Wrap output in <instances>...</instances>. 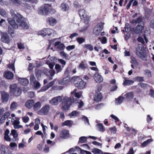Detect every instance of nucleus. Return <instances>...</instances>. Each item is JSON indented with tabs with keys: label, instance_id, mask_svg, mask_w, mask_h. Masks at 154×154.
<instances>
[{
	"label": "nucleus",
	"instance_id": "nucleus-1",
	"mask_svg": "<svg viewBox=\"0 0 154 154\" xmlns=\"http://www.w3.org/2000/svg\"><path fill=\"white\" fill-rule=\"evenodd\" d=\"M10 13L12 18H8V21L13 28L17 29L18 26H20L24 29H27L29 26L25 22V19L23 16L19 13H15L12 9L10 10Z\"/></svg>",
	"mask_w": 154,
	"mask_h": 154
},
{
	"label": "nucleus",
	"instance_id": "nucleus-2",
	"mask_svg": "<svg viewBox=\"0 0 154 154\" xmlns=\"http://www.w3.org/2000/svg\"><path fill=\"white\" fill-rule=\"evenodd\" d=\"M76 90L75 89L71 93V94L75 96V98H72V100L71 97H69L67 96H65L63 98L62 100V103L64 104V105L62 107L63 109L66 110L68 109L72 104L73 98L79 99L82 96V92L80 91L76 92Z\"/></svg>",
	"mask_w": 154,
	"mask_h": 154
},
{
	"label": "nucleus",
	"instance_id": "nucleus-3",
	"mask_svg": "<svg viewBox=\"0 0 154 154\" xmlns=\"http://www.w3.org/2000/svg\"><path fill=\"white\" fill-rule=\"evenodd\" d=\"M79 14L81 19L84 22L82 24L83 27L79 29V31L80 32H83L86 30L88 27L90 17L85 14V11L84 9L79 10Z\"/></svg>",
	"mask_w": 154,
	"mask_h": 154
},
{
	"label": "nucleus",
	"instance_id": "nucleus-4",
	"mask_svg": "<svg viewBox=\"0 0 154 154\" xmlns=\"http://www.w3.org/2000/svg\"><path fill=\"white\" fill-rule=\"evenodd\" d=\"M135 53L136 55L141 59L143 60H146L145 48L143 45L139 44L137 45Z\"/></svg>",
	"mask_w": 154,
	"mask_h": 154
},
{
	"label": "nucleus",
	"instance_id": "nucleus-5",
	"mask_svg": "<svg viewBox=\"0 0 154 154\" xmlns=\"http://www.w3.org/2000/svg\"><path fill=\"white\" fill-rule=\"evenodd\" d=\"M72 79L74 80V83L76 87L80 89H83L85 87L86 82L83 81L79 77H73Z\"/></svg>",
	"mask_w": 154,
	"mask_h": 154
},
{
	"label": "nucleus",
	"instance_id": "nucleus-6",
	"mask_svg": "<svg viewBox=\"0 0 154 154\" xmlns=\"http://www.w3.org/2000/svg\"><path fill=\"white\" fill-rule=\"evenodd\" d=\"M51 9V5H45L39 8L38 13L42 15H45L48 13L49 11Z\"/></svg>",
	"mask_w": 154,
	"mask_h": 154
},
{
	"label": "nucleus",
	"instance_id": "nucleus-7",
	"mask_svg": "<svg viewBox=\"0 0 154 154\" xmlns=\"http://www.w3.org/2000/svg\"><path fill=\"white\" fill-rule=\"evenodd\" d=\"M50 109V106L46 104L38 112V114L41 115H46L48 114Z\"/></svg>",
	"mask_w": 154,
	"mask_h": 154
},
{
	"label": "nucleus",
	"instance_id": "nucleus-8",
	"mask_svg": "<svg viewBox=\"0 0 154 154\" xmlns=\"http://www.w3.org/2000/svg\"><path fill=\"white\" fill-rule=\"evenodd\" d=\"M104 23H101L97 25L94 27L93 33L96 36H98L103 28Z\"/></svg>",
	"mask_w": 154,
	"mask_h": 154
},
{
	"label": "nucleus",
	"instance_id": "nucleus-9",
	"mask_svg": "<svg viewBox=\"0 0 154 154\" xmlns=\"http://www.w3.org/2000/svg\"><path fill=\"white\" fill-rule=\"evenodd\" d=\"M11 91L16 96L19 95L21 93L20 89L17 87V85L16 84H13L10 86Z\"/></svg>",
	"mask_w": 154,
	"mask_h": 154
},
{
	"label": "nucleus",
	"instance_id": "nucleus-10",
	"mask_svg": "<svg viewBox=\"0 0 154 154\" xmlns=\"http://www.w3.org/2000/svg\"><path fill=\"white\" fill-rule=\"evenodd\" d=\"M62 100V97L61 96H58L53 98L49 101L50 103L53 105H57Z\"/></svg>",
	"mask_w": 154,
	"mask_h": 154
},
{
	"label": "nucleus",
	"instance_id": "nucleus-11",
	"mask_svg": "<svg viewBox=\"0 0 154 154\" xmlns=\"http://www.w3.org/2000/svg\"><path fill=\"white\" fill-rule=\"evenodd\" d=\"M1 99L3 102H7L8 100L9 97V94L4 91H2L1 93Z\"/></svg>",
	"mask_w": 154,
	"mask_h": 154
},
{
	"label": "nucleus",
	"instance_id": "nucleus-12",
	"mask_svg": "<svg viewBox=\"0 0 154 154\" xmlns=\"http://www.w3.org/2000/svg\"><path fill=\"white\" fill-rule=\"evenodd\" d=\"M6 146L4 145H1L0 147V154H12L11 151L8 150Z\"/></svg>",
	"mask_w": 154,
	"mask_h": 154
},
{
	"label": "nucleus",
	"instance_id": "nucleus-13",
	"mask_svg": "<svg viewBox=\"0 0 154 154\" xmlns=\"http://www.w3.org/2000/svg\"><path fill=\"white\" fill-rule=\"evenodd\" d=\"M2 41L5 43H8L10 42V39L8 34L6 32H1Z\"/></svg>",
	"mask_w": 154,
	"mask_h": 154
},
{
	"label": "nucleus",
	"instance_id": "nucleus-14",
	"mask_svg": "<svg viewBox=\"0 0 154 154\" xmlns=\"http://www.w3.org/2000/svg\"><path fill=\"white\" fill-rule=\"evenodd\" d=\"M94 78L96 82L101 83L103 80L102 77L97 72L95 73Z\"/></svg>",
	"mask_w": 154,
	"mask_h": 154
},
{
	"label": "nucleus",
	"instance_id": "nucleus-15",
	"mask_svg": "<svg viewBox=\"0 0 154 154\" xmlns=\"http://www.w3.org/2000/svg\"><path fill=\"white\" fill-rule=\"evenodd\" d=\"M60 136L62 138H67L69 137V132L66 130H63L60 133Z\"/></svg>",
	"mask_w": 154,
	"mask_h": 154
},
{
	"label": "nucleus",
	"instance_id": "nucleus-16",
	"mask_svg": "<svg viewBox=\"0 0 154 154\" xmlns=\"http://www.w3.org/2000/svg\"><path fill=\"white\" fill-rule=\"evenodd\" d=\"M137 40L138 42L143 44L146 43L148 42V40L145 35H144L143 36H140L138 37Z\"/></svg>",
	"mask_w": 154,
	"mask_h": 154
},
{
	"label": "nucleus",
	"instance_id": "nucleus-17",
	"mask_svg": "<svg viewBox=\"0 0 154 154\" xmlns=\"http://www.w3.org/2000/svg\"><path fill=\"white\" fill-rule=\"evenodd\" d=\"M132 22L133 24L138 23V25H143L144 26L143 19L141 17H140L136 19L133 20Z\"/></svg>",
	"mask_w": 154,
	"mask_h": 154
},
{
	"label": "nucleus",
	"instance_id": "nucleus-18",
	"mask_svg": "<svg viewBox=\"0 0 154 154\" xmlns=\"http://www.w3.org/2000/svg\"><path fill=\"white\" fill-rule=\"evenodd\" d=\"M60 8L61 10L63 11L67 12L69 9L68 5L64 2L62 3L61 4Z\"/></svg>",
	"mask_w": 154,
	"mask_h": 154
},
{
	"label": "nucleus",
	"instance_id": "nucleus-19",
	"mask_svg": "<svg viewBox=\"0 0 154 154\" xmlns=\"http://www.w3.org/2000/svg\"><path fill=\"white\" fill-rule=\"evenodd\" d=\"M70 80V77L67 76L66 77L64 78L63 79L59 80L58 83L61 85H64L68 82Z\"/></svg>",
	"mask_w": 154,
	"mask_h": 154
},
{
	"label": "nucleus",
	"instance_id": "nucleus-20",
	"mask_svg": "<svg viewBox=\"0 0 154 154\" xmlns=\"http://www.w3.org/2000/svg\"><path fill=\"white\" fill-rule=\"evenodd\" d=\"M4 75L5 77L8 79H12L14 77L13 73L10 71H6L5 72Z\"/></svg>",
	"mask_w": 154,
	"mask_h": 154
},
{
	"label": "nucleus",
	"instance_id": "nucleus-21",
	"mask_svg": "<svg viewBox=\"0 0 154 154\" xmlns=\"http://www.w3.org/2000/svg\"><path fill=\"white\" fill-rule=\"evenodd\" d=\"M103 98L101 94L100 93H96L94 96V100L96 101H100Z\"/></svg>",
	"mask_w": 154,
	"mask_h": 154
},
{
	"label": "nucleus",
	"instance_id": "nucleus-22",
	"mask_svg": "<svg viewBox=\"0 0 154 154\" xmlns=\"http://www.w3.org/2000/svg\"><path fill=\"white\" fill-rule=\"evenodd\" d=\"M46 35L53 37L56 34L55 31L52 29L46 28Z\"/></svg>",
	"mask_w": 154,
	"mask_h": 154
},
{
	"label": "nucleus",
	"instance_id": "nucleus-23",
	"mask_svg": "<svg viewBox=\"0 0 154 154\" xmlns=\"http://www.w3.org/2000/svg\"><path fill=\"white\" fill-rule=\"evenodd\" d=\"M73 102L75 103H78V107L79 108L83 107L84 105L83 102L79 99L73 98Z\"/></svg>",
	"mask_w": 154,
	"mask_h": 154
},
{
	"label": "nucleus",
	"instance_id": "nucleus-24",
	"mask_svg": "<svg viewBox=\"0 0 154 154\" xmlns=\"http://www.w3.org/2000/svg\"><path fill=\"white\" fill-rule=\"evenodd\" d=\"M34 103V101L33 100H29L27 101L25 105L28 108L30 109L33 106Z\"/></svg>",
	"mask_w": 154,
	"mask_h": 154
},
{
	"label": "nucleus",
	"instance_id": "nucleus-25",
	"mask_svg": "<svg viewBox=\"0 0 154 154\" xmlns=\"http://www.w3.org/2000/svg\"><path fill=\"white\" fill-rule=\"evenodd\" d=\"M18 81L21 84L23 85H27L29 82L28 80L26 79L20 78L19 79Z\"/></svg>",
	"mask_w": 154,
	"mask_h": 154
},
{
	"label": "nucleus",
	"instance_id": "nucleus-26",
	"mask_svg": "<svg viewBox=\"0 0 154 154\" xmlns=\"http://www.w3.org/2000/svg\"><path fill=\"white\" fill-rule=\"evenodd\" d=\"M144 26L143 25H138L136 28L135 32L137 34H138L141 32L142 30L143 29Z\"/></svg>",
	"mask_w": 154,
	"mask_h": 154
},
{
	"label": "nucleus",
	"instance_id": "nucleus-27",
	"mask_svg": "<svg viewBox=\"0 0 154 154\" xmlns=\"http://www.w3.org/2000/svg\"><path fill=\"white\" fill-rule=\"evenodd\" d=\"M125 96L128 100H130L133 98L134 94L132 92H129L127 93Z\"/></svg>",
	"mask_w": 154,
	"mask_h": 154
},
{
	"label": "nucleus",
	"instance_id": "nucleus-28",
	"mask_svg": "<svg viewBox=\"0 0 154 154\" xmlns=\"http://www.w3.org/2000/svg\"><path fill=\"white\" fill-rule=\"evenodd\" d=\"M42 106V104L40 102H37L33 105V109L35 111L38 110Z\"/></svg>",
	"mask_w": 154,
	"mask_h": 154
},
{
	"label": "nucleus",
	"instance_id": "nucleus-29",
	"mask_svg": "<svg viewBox=\"0 0 154 154\" xmlns=\"http://www.w3.org/2000/svg\"><path fill=\"white\" fill-rule=\"evenodd\" d=\"M124 99V97L120 96L118 98L116 99L115 104L116 105H119L121 104Z\"/></svg>",
	"mask_w": 154,
	"mask_h": 154
},
{
	"label": "nucleus",
	"instance_id": "nucleus-30",
	"mask_svg": "<svg viewBox=\"0 0 154 154\" xmlns=\"http://www.w3.org/2000/svg\"><path fill=\"white\" fill-rule=\"evenodd\" d=\"M49 24L52 26H54L57 23V20L56 19L53 17L49 18L48 19Z\"/></svg>",
	"mask_w": 154,
	"mask_h": 154
},
{
	"label": "nucleus",
	"instance_id": "nucleus-31",
	"mask_svg": "<svg viewBox=\"0 0 154 154\" xmlns=\"http://www.w3.org/2000/svg\"><path fill=\"white\" fill-rule=\"evenodd\" d=\"M17 145L16 143L14 142H11L10 143L9 148L12 150H16L17 148Z\"/></svg>",
	"mask_w": 154,
	"mask_h": 154
},
{
	"label": "nucleus",
	"instance_id": "nucleus-32",
	"mask_svg": "<svg viewBox=\"0 0 154 154\" xmlns=\"http://www.w3.org/2000/svg\"><path fill=\"white\" fill-rule=\"evenodd\" d=\"M125 81H124L123 85H128L133 84L134 82L133 81L130 80H128L126 78H125Z\"/></svg>",
	"mask_w": 154,
	"mask_h": 154
},
{
	"label": "nucleus",
	"instance_id": "nucleus-33",
	"mask_svg": "<svg viewBox=\"0 0 154 154\" xmlns=\"http://www.w3.org/2000/svg\"><path fill=\"white\" fill-rule=\"evenodd\" d=\"M12 135L15 141L17 140V138L18 137V134L17 132V131L15 130H12L11 131L10 135Z\"/></svg>",
	"mask_w": 154,
	"mask_h": 154
},
{
	"label": "nucleus",
	"instance_id": "nucleus-34",
	"mask_svg": "<svg viewBox=\"0 0 154 154\" xmlns=\"http://www.w3.org/2000/svg\"><path fill=\"white\" fill-rule=\"evenodd\" d=\"M18 106V104L17 103L15 102H13L11 104L10 106V109L11 110L13 111L16 109Z\"/></svg>",
	"mask_w": 154,
	"mask_h": 154
},
{
	"label": "nucleus",
	"instance_id": "nucleus-35",
	"mask_svg": "<svg viewBox=\"0 0 154 154\" xmlns=\"http://www.w3.org/2000/svg\"><path fill=\"white\" fill-rule=\"evenodd\" d=\"M60 56L63 58L67 60L70 59V57L69 55L63 51H61L60 53Z\"/></svg>",
	"mask_w": 154,
	"mask_h": 154
},
{
	"label": "nucleus",
	"instance_id": "nucleus-36",
	"mask_svg": "<svg viewBox=\"0 0 154 154\" xmlns=\"http://www.w3.org/2000/svg\"><path fill=\"white\" fill-rule=\"evenodd\" d=\"M87 68V67L83 61L81 62L78 66V68L81 70H84Z\"/></svg>",
	"mask_w": 154,
	"mask_h": 154
},
{
	"label": "nucleus",
	"instance_id": "nucleus-37",
	"mask_svg": "<svg viewBox=\"0 0 154 154\" xmlns=\"http://www.w3.org/2000/svg\"><path fill=\"white\" fill-rule=\"evenodd\" d=\"M73 121L71 120H67L63 123H62V126H70L72 125L73 124Z\"/></svg>",
	"mask_w": 154,
	"mask_h": 154
},
{
	"label": "nucleus",
	"instance_id": "nucleus-38",
	"mask_svg": "<svg viewBox=\"0 0 154 154\" xmlns=\"http://www.w3.org/2000/svg\"><path fill=\"white\" fill-rule=\"evenodd\" d=\"M97 126L98 130L100 131L103 132L105 130V128L102 124L99 123L97 125Z\"/></svg>",
	"mask_w": 154,
	"mask_h": 154
},
{
	"label": "nucleus",
	"instance_id": "nucleus-39",
	"mask_svg": "<svg viewBox=\"0 0 154 154\" xmlns=\"http://www.w3.org/2000/svg\"><path fill=\"white\" fill-rule=\"evenodd\" d=\"M46 28L43 29L38 32V34L43 37H45L46 35Z\"/></svg>",
	"mask_w": 154,
	"mask_h": 154
},
{
	"label": "nucleus",
	"instance_id": "nucleus-40",
	"mask_svg": "<svg viewBox=\"0 0 154 154\" xmlns=\"http://www.w3.org/2000/svg\"><path fill=\"white\" fill-rule=\"evenodd\" d=\"M83 47L85 48H86L90 51H91L93 50V46L89 44H85L83 45Z\"/></svg>",
	"mask_w": 154,
	"mask_h": 154
},
{
	"label": "nucleus",
	"instance_id": "nucleus-41",
	"mask_svg": "<svg viewBox=\"0 0 154 154\" xmlns=\"http://www.w3.org/2000/svg\"><path fill=\"white\" fill-rule=\"evenodd\" d=\"M94 154H103L102 151L100 149L96 148H94L92 151Z\"/></svg>",
	"mask_w": 154,
	"mask_h": 154
},
{
	"label": "nucleus",
	"instance_id": "nucleus-42",
	"mask_svg": "<svg viewBox=\"0 0 154 154\" xmlns=\"http://www.w3.org/2000/svg\"><path fill=\"white\" fill-rule=\"evenodd\" d=\"M76 41L79 44H81L85 42V39L82 37H79L77 38Z\"/></svg>",
	"mask_w": 154,
	"mask_h": 154
},
{
	"label": "nucleus",
	"instance_id": "nucleus-43",
	"mask_svg": "<svg viewBox=\"0 0 154 154\" xmlns=\"http://www.w3.org/2000/svg\"><path fill=\"white\" fill-rule=\"evenodd\" d=\"M131 63L137 66H138L137 62L135 58L133 56L131 57Z\"/></svg>",
	"mask_w": 154,
	"mask_h": 154
},
{
	"label": "nucleus",
	"instance_id": "nucleus-44",
	"mask_svg": "<svg viewBox=\"0 0 154 154\" xmlns=\"http://www.w3.org/2000/svg\"><path fill=\"white\" fill-rule=\"evenodd\" d=\"M32 84L33 85L34 88V89H37L39 88L40 87L41 85L39 82L37 81H36Z\"/></svg>",
	"mask_w": 154,
	"mask_h": 154
},
{
	"label": "nucleus",
	"instance_id": "nucleus-45",
	"mask_svg": "<svg viewBox=\"0 0 154 154\" xmlns=\"http://www.w3.org/2000/svg\"><path fill=\"white\" fill-rule=\"evenodd\" d=\"M87 138L85 137H82L79 138V143H85L87 141Z\"/></svg>",
	"mask_w": 154,
	"mask_h": 154
},
{
	"label": "nucleus",
	"instance_id": "nucleus-46",
	"mask_svg": "<svg viewBox=\"0 0 154 154\" xmlns=\"http://www.w3.org/2000/svg\"><path fill=\"white\" fill-rule=\"evenodd\" d=\"M49 72L50 74L49 78L50 80H51L52 79L53 77L55 75L56 72L54 70H51L49 71Z\"/></svg>",
	"mask_w": 154,
	"mask_h": 154
},
{
	"label": "nucleus",
	"instance_id": "nucleus-47",
	"mask_svg": "<svg viewBox=\"0 0 154 154\" xmlns=\"http://www.w3.org/2000/svg\"><path fill=\"white\" fill-rule=\"evenodd\" d=\"M8 67L14 72H15V69L14 67V62L13 63H10L8 65Z\"/></svg>",
	"mask_w": 154,
	"mask_h": 154
},
{
	"label": "nucleus",
	"instance_id": "nucleus-48",
	"mask_svg": "<svg viewBox=\"0 0 154 154\" xmlns=\"http://www.w3.org/2000/svg\"><path fill=\"white\" fill-rule=\"evenodd\" d=\"M55 69L56 70L57 74L58 72H60L62 70L61 66L58 64H57L55 65Z\"/></svg>",
	"mask_w": 154,
	"mask_h": 154
},
{
	"label": "nucleus",
	"instance_id": "nucleus-49",
	"mask_svg": "<svg viewBox=\"0 0 154 154\" xmlns=\"http://www.w3.org/2000/svg\"><path fill=\"white\" fill-rule=\"evenodd\" d=\"M0 15L2 16L5 17L6 16L7 13L4 9L0 8Z\"/></svg>",
	"mask_w": 154,
	"mask_h": 154
},
{
	"label": "nucleus",
	"instance_id": "nucleus-50",
	"mask_svg": "<svg viewBox=\"0 0 154 154\" xmlns=\"http://www.w3.org/2000/svg\"><path fill=\"white\" fill-rule=\"evenodd\" d=\"M82 120L84 122L85 124L88 125H89V120L87 117L84 116L82 118Z\"/></svg>",
	"mask_w": 154,
	"mask_h": 154
},
{
	"label": "nucleus",
	"instance_id": "nucleus-51",
	"mask_svg": "<svg viewBox=\"0 0 154 154\" xmlns=\"http://www.w3.org/2000/svg\"><path fill=\"white\" fill-rule=\"evenodd\" d=\"M152 142V140L149 139L146 140V141L144 142L142 144V146L143 147H145L147 145L149 144L150 142Z\"/></svg>",
	"mask_w": 154,
	"mask_h": 154
},
{
	"label": "nucleus",
	"instance_id": "nucleus-52",
	"mask_svg": "<svg viewBox=\"0 0 154 154\" xmlns=\"http://www.w3.org/2000/svg\"><path fill=\"white\" fill-rule=\"evenodd\" d=\"M30 82L31 83H32L36 81L35 80V78L33 74H31L30 76Z\"/></svg>",
	"mask_w": 154,
	"mask_h": 154
},
{
	"label": "nucleus",
	"instance_id": "nucleus-53",
	"mask_svg": "<svg viewBox=\"0 0 154 154\" xmlns=\"http://www.w3.org/2000/svg\"><path fill=\"white\" fill-rule=\"evenodd\" d=\"M42 71L39 70L36 72L35 75L37 79H39L41 75Z\"/></svg>",
	"mask_w": 154,
	"mask_h": 154
},
{
	"label": "nucleus",
	"instance_id": "nucleus-54",
	"mask_svg": "<svg viewBox=\"0 0 154 154\" xmlns=\"http://www.w3.org/2000/svg\"><path fill=\"white\" fill-rule=\"evenodd\" d=\"M138 85H140V86L142 88H147L149 87V86L147 84L144 83H141L138 84Z\"/></svg>",
	"mask_w": 154,
	"mask_h": 154
},
{
	"label": "nucleus",
	"instance_id": "nucleus-55",
	"mask_svg": "<svg viewBox=\"0 0 154 154\" xmlns=\"http://www.w3.org/2000/svg\"><path fill=\"white\" fill-rule=\"evenodd\" d=\"M11 122L13 125L15 124H20V122L19 121L15 120L14 119L12 118L11 120Z\"/></svg>",
	"mask_w": 154,
	"mask_h": 154
},
{
	"label": "nucleus",
	"instance_id": "nucleus-56",
	"mask_svg": "<svg viewBox=\"0 0 154 154\" xmlns=\"http://www.w3.org/2000/svg\"><path fill=\"white\" fill-rule=\"evenodd\" d=\"M56 80V79H54L53 81L51 82L47 85L49 88L52 87L54 84Z\"/></svg>",
	"mask_w": 154,
	"mask_h": 154
},
{
	"label": "nucleus",
	"instance_id": "nucleus-57",
	"mask_svg": "<svg viewBox=\"0 0 154 154\" xmlns=\"http://www.w3.org/2000/svg\"><path fill=\"white\" fill-rule=\"evenodd\" d=\"M22 119L24 122L26 123L29 121V118L27 116H24L22 117Z\"/></svg>",
	"mask_w": 154,
	"mask_h": 154
},
{
	"label": "nucleus",
	"instance_id": "nucleus-58",
	"mask_svg": "<svg viewBox=\"0 0 154 154\" xmlns=\"http://www.w3.org/2000/svg\"><path fill=\"white\" fill-rule=\"evenodd\" d=\"M49 151V147L47 145H45V146L43 148V151L44 152L46 153H48Z\"/></svg>",
	"mask_w": 154,
	"mask_h": 154
},
{
	"label": "nucleus",
	"instance_id": "nucleus-59",
	"mask_svg": "<svg viewBox=\"0 0 154 154\" xmlns=\"http://www.w3.org/2000/svg\"><path fill=\"white\" fill-rule=\"evenodd\" d=\"M8 32L12 36L13 35L14 33V30L11 27H10V26L8 27Z\"/></svg>",
	"mask_w": 154,
	"mask_h": 154
},
{
	"label": "nucleus",
	"instance_id": "nucleus-60",
	"mask_svg": "<svg viewBox=\"0 0 154 154\" xmlns=\"http://www.w3.org/2000/svg\"><path fill=\"white\" fill-rule=\"evenodd\" d=\"M10 113L9 112H7L5 113L2 116L6 119L8 118L10 116Z\"/></svg>",
	"mask_w": 154,
	"mask_h": 154
},
{
	"label": "nucleus",
	"instance_id": "nucleus-61",
	"mask_svg": "<svg viewBox=\"0 0 154 154\" xmlns=\"http://www.w3.org/2000/svg\"><path fill=\"white\" fill-rule=\"evenodd\" d=\"M135 79L138 82H141L144 81L143 77H142L137 76L136 78Z\"/></svg>",
	"mask_w": 154,
	"mask_h": 154
},
{
	"label": "nucleus",
	"instance_id": "nucleus-62",
	"mask_svg": "<svg viewBox=\"0 0 154 154\" xmlns=\"http://www.w3.org/2000/svg\"><path fill=\"white\" fill-rule=\"evenodd\" d=\"M78 112L76 111H74L70 113L69 115L70 117H72L73 116H76Z\"/></svg>",
	"mask_w": 154,
	"mask_h": 154
},
{
	"label": "nucleus",
	"instance_id": "nucleus-63",
	"mask_svg": "<svg viewBox=\"0 0 154 154\" xmlns=\"http://www.w3.org/2000/svg\"><path fill=\"white\" fill-rule=\"evenodd\" d=\"M34 64L32 63H30L29 64L28 70L30 72H31L34 67Z\"/></svg>",
	"mask_w": 154,
	"mask_h": 154
},
{
	"label": "nucleus",
	"instance_id": "nucleus-64",
	"mask_svg": "<svg viewBox=\"0 0 154 154\" xmlns=\"http://www.w3.org/2000/svg\"><path fill=\"white\" fill-rule=\"evenodd\" d=\"M75 48L74 45H69L66 47V49L69 51H70L71 50L74 49Z\"/></svg>",
	"mask_w": 154,
	"mask_h": 154
}]
</instances>
